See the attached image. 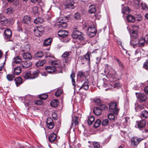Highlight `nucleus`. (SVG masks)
I'll list each match as a JSON object with an SVG mask.
<instances>
[{"label":"nucleus","instance_id":"f257e3e1","mask_svg":"<svg viewBox=\"0 0 148 148\" xmlns=\"http://www.w3.org/2000/svg\"><path fill=\"white\" fill-rule=\"evenodd\" d=\"M72 37L74 39H78L80 44L84 45L86 43V41L84 38L83 34L82 32L77 30L73 31L72 34Z\"/></svg>","mask_w":148,"mask_h":148},{"label":"nucleus","instance_id":"f03ea898","mask_svg":"<svg viewBox=\"0 0 148 148\" xmlns=\"http://www.w3.org/2000/svg\"><path fill=\"white\" fill-rule=\"evenodd\" d=\"M71 51H65L61 56L62 58L65 59L64 62L68 64L70 62L71 60Z\"/></svg>","mask_w":148,"mask_h":148},{"label":"nucleus","instance_id":"7ed1b4c3","mask_svg":"<svg viewBox=\"0 0 148 148\" xmlns=\"http://www.w3.org/2000/svg\"><path fill=\"white\" fill-rule=\"evenodd\" d=\"M117 104L115 102L111 103L109 105V108L111 110L114 114H117L119 112V110L116 107Z\"/></svg>","mask_w":148,"mask_h":148},{"label":"nucleus","instance_id":"20e7f679","mask_svg":"<svg viewBox=\"0 0 148 148\" xmlns=\"http://www.w3.org/2000/svg\"><path fill=\"white\" fill-rule=\"evenodd\" d=\"M87 32L90 37H92L95 35L97 32L96 29L94 26L90 27L87 29Z\"/></svg>","mask_w":148,"mask_h":148},{"label":"nucleus","instance_id":"39448f33","mask_svg":"<svg viewBox=\"0 0 148 148\" xmlns=\"http://www.w3.org/2000/svg\"><path fill=\"white\" fill-rule=\"evenodd\" d=\"M64 7L65 9L71 8L73 9L74 8L75 6L74 5V3L73 1L67 0L64 3Z\"/></svg>","mask_w":148,"mask_h":148},{"label":"nucleus","instance_id":"423d86ee","mask_svg":"<svg viewBox=\"0 0 148 148\" xmlns=\"http://www.w3.org/2000/svg\"><path fill=\"white\" fill-rule=\"evenodd\" d=\"M136 95L137 99L141 101H145L147 99V96L143 93L136 92Z\"/></svg>","mask_w":148,"mask_h":148},{"label":"nucleus","instance_id":"0eeeda50","mask_svg":"<svg viewBox=\"0 0 148 148\" xmlns=\"http://www.w3.org/2000/svg\"><path fill=\"white\" fill-rule=\"evenodd\" d=\"M8 23L7 18L3 15L0 14V23L2 26H5Z\"/></svg>","mask_w":148,"mask_h":148},{"label":"nucleus","instance_id":"6e6552de","mask_svg":"<svg viewBox=\"0 0 148 148\" xmlns=\"http://www.w3.org/2000/svg\"><path fill=\"white\" fill-rule=\"evenodd\" d=\"M47 127L49 129H52L54 126V124L52 119L50 117L47 118Z\"/></svg>","mask_w":148,"mask_h":148},{"label":"nucleus","instance_id":"1a4fd4ad","mask_svg":"<svg viewBox=\"0 0 148 148\" xmlns=\"http://www.w3.org/2000/svg\"><path fill=\"white\" fill-rule=\"evenodd\" d=\"M132 34L130 35V36L135 38L136 37V35L138 33L137 31L138 30V27L137 25H133L132 26Z\"/></svg>","mask_w":148,"mask_h":148},{"label":"nucleus","instance_id":"9d476101","mask_svg":"<svg viewBox=\"0 0 148 148\" xmlns=\"http://www.w3.org/2000/svg\"><path fill=\"white\" fill-rule=\"evenodd\" d=\"M58 35L60 37L64 38L68 36V32L65 30H60L58 32Z\"/></svg>","mask_w":148,"mask_h":148},{"label":"nucleus","instance_id":"9b49d317","mask_svg":"<svg viewBox=\"0 0 148 148\" xmlns=\"http://www.w3.org/2000/svg\"><path fill=\"white\" fill-rule=\"evenodd\" d=\"M32 64V63L29 61H23L21 63L22 67L24 69L27 68Z\"/></svg>","mask_w":148,"mask_h":148},{"label":"nucleus","instance_id":"f8f14e48","mask_svg":"<svg viewBox=\"0 0 148 148\" xmlns=\"http://www.w3.org/2000/svg\"><path fill=\"white\" fill-rule=\"evenodd\" d=\"M143 140L141 138L135 137L133 138L131 141V143L132 145H136Z\"/></svg>","mask_w":148,"mask_h":148},{"label":"nucleus","instance_id":"ddd939ff","mask_svg":"<svg viewBox=\"0 0 148 148\" xmlns=\"http://www.w3.org/2000/svg\"><path fill=\"white\" fill-rule=\"evenodd\" d=\"M47 72L49 73H52L57 70V69L54 66H47L45 67Z\"/></svg>","mask_w":148,"mask_h":148},{"label":"nucleus","instance_id":"4468645a","mask_svg":"<svg viewBox=\"0 0 148 148\" xmlns=\"http://www.w3.org/2000/svg\"><path fill=\"white\" fill-rule=\"evenodd\" d=\"M30 45L29 44H26L23 45L21 48V51L23 52H26L29 50Z\"/></svg>","mask_w":148,"mask_h":148},{"label":"nucleus","instance_id":"2eb2a0df","mask_svg":"<svg viewBox=\"0 0 148 148\" xmlns=\"http://www.w3.org/2000/svg\"><path fill=\"white\" fill-rule=\"evenodd\" d=\"M4 34L5 37L7 38H10L12 36L11 31L8 29H6L5 31Z\"/></svg>","mask_w":148,"mask_h":148},{"label":"nucleus","instance_id":"dca6fc26","mask_svg":"<svg viewBox=\"0 0 148 148\" xmlns=\"http://www.w3.org/2000/svg\"><path fill=\"white\" fill-rule=\"evenodd\" d=\"M38 71H34L33 72L30 71V75H29L30 79H34L37 77L38 76Z\"/></svg>","mask_w":148,"mask_h":148},{"label":"nucleus","instance_id":"f3484780","mask_svg":"<svg viewBox=\"0 0 148 148\" xmlns=\"http://www.w3.org/2000/svg\"><path fill=\"white\" fill-rule=\"evenodd\" d=\"M24 59L30 60L32 58V56L29 52H25L22 55Z\"/></svg>","mask_w":148,"mask_h":148},{"label":"nucleus","instance_id":"a211bd4d","mask_svg":"<svg viewBox=\"0 0 148 148\" xmlns=\"http://www.w3.org/2000/svg\"><path fill=\"white\" fill-rule=\"evenodd\" d=\"M57 138L56 134L53 133L50 134L49 137V140L50 142H53Z\"/></svg>","mask_w":148,"mask_h":148},{"label":"nucleus","instance_id":"6ab92c4d","mask_svg":"<svg viewBox=\"0 0 148 148\" xmlns=\"http://www.w3.org/2000/svg\"><path fill=\"white\" fill-rule=\"evenodd\" d=\"M109 75L111 78H113L116 75V72L115 70L113 68H111L108 72Z\"/></svg>","mask_w":148,"mask_h":148},{"label":"nucleus","instance_id":"aec40b11","mask_svg":"<svg viewBox=\"0 0 148 148\" xmlns=\"http://www.w3.org/2000/svg\"><path fill=\"white\" fill-rule=\"evenodd\" d=\"M145 41L146 40L144 38H141L138 41L137 43L139 47H142L145 45Z\"/></svg>","mask_w":148,"mask_h":148},{"label":"nucleus","instance_id":"412c9836","mask_svg":"<svg viewBox=\"0 0 148 148\" xmlns=\"http://www.w3.org/2000/svg\"><path fill=\"white\" fill-rule=\"evenodd\" d=\"M88 84V82L87 80V81L85 82L82 85V86L80 87L79 90L83 88L85 90H87L89 88Z\"/></svg>","mask_w":148,"mask_h":148},{"label":"nucleus","instance_id":"4be33fe9","mask_svg":"<svg viewBox=\"0 0 148 148\" xmlns=\"http://www.w3.org/2000/svg\"><path fill=\"white\" fill-rule=\"evenodd\" d=\"M138 127L140 129L143 128L144 127L145 124V122L144 120L141 121H136Z\"/></svg>","mask_w":148,"mask_h":148},{"label":"nucleus","instance_id":"5701e85b","mask_svg":"<svg viewBox=\"0 0 148 148\" xmlns=\"http://www.w3.org/2000/svg\"><path fill=\"white\" fill-rule=\"evenodd\" d=\"M140 116L141 118L145 119L148 116V111L146 110H143L142 111Z\"/></svg>","mask_w":148,"mask_h":148},{"label":"nucleus","instance_id":"b1692460","mask_svg":"<svg viewBox=\"0 0 148 148\" xmlns=\"http://www.w3.org/2000/svg\"><path fill=\"white\" fill-rule=\"evenodd\" d=\"M71 78V79L72 84L73 85L75 90H76L75 82L74 79L75 77V73H72L70 76Z\"/></svg>","mask_w":148,"mask_h":148},{"label":"nucleus","instance_id":"393cba45","mask_svg":"<svg viewBox=\"0 0 148 148\" xmlns=\"http://www.w3.org/2000/svg\"><path fill=\"white\" fill-rule=\"evenodd\" d=\"M130 10L128 7H125L122 8V12L124 15L128 14L130 12Z\"/></svg>","mask_w":148,"mask_h":148},{"label":"nucleus","instance_id":"a878e982","mask_svg":"<svg viewBox=\"0 0 148 148\" xmlns=\"http://www.w3.org/2000/svg\"><path fill=\"white\" fill-rule=\"evenodd\" d=\"M78 117L77 116H74L73 118L71 126V127L72 128L73 125V123H74L75 125L76 126L78 124Z\"/></svg>","mask_w":148,"mask_h":148},{"label":"nucleus","instance_id":"bb28decb","mask_svg":"<svg viewBox=\"0 0 148 148\" xmlns=\"http://www.w3.org/2000/svg\"><path fill=\"white\" fill-rule=\"evenodd\" d=\"M23 21L26 24H29L31 21L30 17L27 16H25L23 17Z\"/></svg>","mask_w":148,"mask_h":148},{"label":"nucleus","instance_id":"cd10ccee","mask_svg":"<svg viewBox=\"0 0 148 148\" xmlns=\"http://www.w3.org/2000/svg\"><path fill=\"white\" fill-rule=\"evenodd\" d=\"M21 71V69L20 67H17L14 68L13 73L15 75H18Z\"/></svg>","mask_w":148,"mask_h":148},{"label":"nucleus","instance_id":"c85d7f7f","mask_svg":"<svg viewBox=\"0 0 148 148\" xmlns=\"http://www.w3.org/2000/svg\"><path fill=\"white\" fill-rule=\"evenodd\" d=\"M59 25V27L63 28H65L67 26V24L66 22H65L63 20H62L58 22Z\"/></svg>","mask_w":148,"mask_h":148},{"label":"nucleus","instance_id":"c756f323","mask_svg":"<svg viewBox=\"0 0 148 148\" xmlns=\"http://www.w3.org/2000/svg\"><path fill=\"white\" fill-rule=\"evenodd\" d=\"M96 11L95 6L93 5H91L89 6V12L90 14H92L95 12Z\"/></svg>","mask_w":148,"mask_h":148},{"label":"nucleus","instance_id":"7c9ffc66","mask_svg":"<svg viewBox=\"0 0 148 148\" xmlns=\"http://www.w3.org/2000/svg\"><path fill=\"white\" fill-rule=\"evenodd\" d=\"M14 81L17 86H18L22 83V79L21 77H18L14 79Z\"/></svg>","mask_w":148,"mask_h":148},{"label":"nucleus","instance_id":"2f4dec72","mask_svg":"<svg viewBox=\"0 0 148 148\" xmlns=\"http://www.w3.org/2000/svg\"><path fill=\"white\" fill-rule=\"evenodd\" d=\"M127 19L129 22L131 23H134L135 21V18L130 14L127 16Z\"/></svg>","mask_w":148,"mask_h":148},{"label":"nucleus","instance_id":"473e14b6","mask_svg":"<svg viewBox=\"0 0 148 148\" xmlns=\"http://www.w3.org/2000/svg\"><path fill=\"white\" fill-rule=\"evenodd\" d=\"M93 112L94 114L97 115H100L101 112V109L97 107L94 108Z\"/></svg>","mask_w":148,"mask_h":148},{"label":"nucleus","instance_id":"72a5a7b5","mask_svg":"<svg viewBox=\"0 0 148 148\" xmlns=\"http://www.w3.org/2000/svg\"><path fill=\"white\" fill-rule=\"evenodd\" d=\"M13 62L16 64H19L22 61L21 59L19 57L17 56L14 57L13 60Z\"/></svg>","mask_w":148,"mask_h":148},{"label":"nucleus","instance_id":"f704fd0d","mask_svg":"<svg viewBox=\"0 0 148 148\" xmlns=\"http://www.w3.org/2000/svg\"><path fill=\"white\" fill-rule=\"evenodd\" d=\"M59 103V101L57 99H54L51 102L50 105L52 107H56L57 106Z\"/></svg>","mask_w":148,"mask_h":148},{"label":"nucleus","instance_id":"c9c22d12","mask_svg":"<svg viewBox=\"0 0 148 148\" xmlns=\"http://www.w3.org/2000/svg\"><path fill=\"white\" fill-rule=\"evenodd\" d=\"M14 73L12 74H8L6 76V78L8 81H12L14 78Z\"/></svg>","mask_w":148,"mask_h":148},{"label":"nucleus","instance_id":"e433bc0d","mask_svg":"<svg viewBox=\"0 0 148 148\" xmlns=\"http://www.w3.org/2000/svg\"><path fill=\"white\" fill-rule=\"evenodd\" d=\"M95 117L93 116H91L88 117L87 122L88 123L89 125H91L92 123L95 120Z\"/></svg>","mask_w":148,"mask_h":148},{"label":"nucleus","instance_id":"4c0bfd02","mask_svg":"<svg viewBox=\"0 0 148 148\" xmlns=\"http://www.w3.org/2000/svg\"><path fill=\"white\" fill-rule=\"evenodd\" d=\"M52 39L51 38H49L45 39L43 45L44 46H47L50 45Z\"/></svg>","mask_w":148,"mask_h":148},{"label":"nucleus","instance_id":"58836bf2","mask_svg":"<svg viewBox=\"0 0 148 148\" xmlns=\"http://www.w3.org/2000/svg\"><path fill=\"white\" fill-rule=\"evenodd\" d=\"M46 62V60H40L38 62L35 63V65L37 66H39L43 65Z\"/></svg>","mask_w":148,"mask_h":148},{"label":"nucleus","instance_id":"ea45409f","mask_svg":"<svg viewBox=\"0 0 148 148\" xmlns=\"http://www.w3.org/2000/svg\"><path fill=\"white\" fill-rule=\"evenodd\" d=\"M90 53L88 52L84 56L85 58L88 61V64H90Z\"/></svg>","mask_w":148,"mask_h":148},{"label":"nucleus","instance_id":"a19ab883","mask_svg":"<svg viewBox=\"0 0 148 148\" xmlns=\"http://www.w3.org/2000/svg\"><path fill=\"white\" fill-rule=\"evenodd\" d=\"M30 75V71H28L25 73L23 75L24 78L25 79H30L29 75Z\"/></svg>","mask_w":148,"mask_h":148},{"label":"nucleus","instance_id":"79ce46f5","mask_svg":"<svg viewBox=\"0 0 148 148\" xmlns=\"http://www.w3.org/2000/svg\"><path fill=\"white\" fill-rule=\"evenodd\" d=\"M101 123V121L99 119L96 120L94 124V126L95 128H97L98 127Z\"/></svg>","mask_w":148,"mask_h":148},{"label":"nucleus","instance_id":"37998d69","mask_svg":"<svg viewBox=\"0 0 148 148\" xmlns=\"http://www.w3.org/2000/svg\"><path fill=\"white\" fill-rule=\"evenodd\" d=\"M134 6L136 9H139L140 6L139 0H135L134 1Z\"/></svg>","mask_w":148,"mask_h":148},{"label":"nucleus","instance_id":"c03bdc74","mask_svg":"<svg viewBox=\"0 0 148 148\" xmlns=\"http://www.w3.org/2000/svg\"><path fill=\"white\" fill-rule=\"evenodd\" d=\"M43 56V55L41 51L37 52L34 55V56L36 58H41Z\"/></svg>","mask_w":148,"mask_h":148},{"label":"nucleus","instance_id":"a18cd8bd","mask_svg":"<svg viewBox=\"0 0 148 148\" xmlns=\"http://www.w3.org/2000/svg\"><path fill=\"white\" fill-rule=\"evenodd\" d=\"M59 62L57 61H53L51 62V64L54 67H55L57 69L58 67H60L59 64Z\"/></svg>","mask_w":148,"mask_h":148},{"label":"nucleus","instance_id":"49530a36","mask_svg":"<svg viewBox=\"0 0 148 148\" xmlns=\"http://www.w3.org/2000/svg\"><path fill=\"white\" fill-rule=\"evenodd\" d=\"M43 21L42 19L40 18H36L34 20V23L36 24H38L39 23H42Z\"/></svg>","mask_w":148,"mask_h":148},{"label":"nucleus","instance_id":"de8ad7c7","mask_svg":"<svg viewBox=\"0 0 148 148\" xmlns=\"http://www.w3.org/2000/svg\"><path fill=\"white\" fill-rule=\"evenodd\" d=\"M39 98L42 100L46 99L48 97V95L46 94H42L39 96Z\"/></svg>","mask_w":148,"mask_h":148},{"label":"nucleus","instance_id":"09e8293b","mask_svg":"<svg viewBox=\"0 0 148 148\" xmlns=\"http://www.w3.org/2000/svg\"><path fill=\"white\" fill-rule=\"evenodd\" d=\"M140 6H141L142 9L144 10H147L148 9V7L147 4L145 3H140Z\"/></svg>","mask_w":148,"mask_h":148},{"label":"nucleus","instance_id":"8fccbe9b","mask_svg":"<svg viewBox=\"0 0 148 148\" xmlns=\"http://www.w3.org/2000/svg\"><path fill=\"white\" fill-rule=\"evenodd\" d=\"M93 145L94 148H100V145L99 143L97 142H93Z\"/></svg>","mask_w":148,"mask_h":148},{"label":"nucleus","instance_id":"3c124183","mask_svg":"<svg viewBox=\"0 0 148 148\" xmlns=\"http://www.w3.org/2000/svg\"><path fill=\"white\" fill-rule=\"evenodd\" d=\"M38 8L37 7H34L33 8V12L34 14H38Z\"/></svg>","mask_w":148,"mask_h":148},{"label":"nucleus","instance_id":"603ef678","mask_svg":"<svg viewBox=\"0 0 148 148\" xmlns=\"http://www.w3.org/2000/svg\"><path fill=\"white\" fill-rule=\"evenodd\" d=\"M62 90H61L58 89L55 93V95L57 97L60 96L62 94Z\"/></svg>","mask_w":148,"mask_h":148},{"label":"nucleus","instance_id":"864d4df0","mask_svg":"<svg viewBox=\"0 0 148 148\" xmlns=\"http://www.w3.org/2000/svg\"><path fill=\"white\" fill-rule=\"evenodd\" d=\"M33 103V101L30 100H27L25 101V104L28 106H30Z\"/></svg>","mask_w":148,"mask_h":148},{"label":"nucleus","instance_id":"5fc2aeb1","mask_svg":"<svg viewBox=\"0 0 148 148\" xmlns=\"http://www.w3.org/2000/svg\"><path fill=\"white\" fill-rule=\"evenodd\" d=\"M37 30V32L38 31L42 34V32L44 30V28L41 27H38L36 29Z\"/></svg>","mask_w":148,"mask_h":148},{"label":"nucleus","instance_id":"6e6d98bb","mask_svg":"<svg viewBox=\"0 0 148 148\" xmlns=\"http://www.w3.org/2000/svg\"><path fill=\"white\" fill-rule=\"evenodd\" d=\"M109 123V121L108 119L103 120L102 123V125L106 126L108 125Z\"/></svg>","mask_w":148,"mask_h":148},{"label":"nucleus","instance_id":"4d7b16f0","mask_svg":"<svg viewBox=\"0 0 148 148\" xmlns=\"http://www.w3.org/2000/svg\"><path fill=\"white\" fill-rule=\"evenodd\" d=\"M13 11L14 10L12 8H9L7 9V13L8 14H11Z\"/></svg>","mask_w":148,"mask_h":148},{"label":"nucleus","instance_id":"13d9d810","mask_svg":"<svg viewBox=\"0 0 148 148\" xmlns=\"http://www.w3.org/2000/svg\"><path fill=\"white\" fill-rule=\"evenodd\" d=\"M108 117L110 120H113L115 118V116L113 114L110 113L108 115Z\"/></svg>","mask_w":148,"mask_h":148},{"label":"nucleus","instance_id":"bf43d9fd","mask_svg":"<svg viewBox=\"0 0 148 148\" xmlns=\"http://www.w3.org/2000/svg\"><path fill=\"white\" fill-rule=\"evenodd\" d=\"M34 34L36 36H39L42 35L38 31L37 32V30L36 29H34Z\"/></svg>","mask_w":148,"mask_h":148},{"label":"nucleus","instance_id":"052dcab7","mask_svg":"<svg viewBox=\"0 0 148 148\" xmlns=\"http://www.w3.org/2000/svg\"><path fill=\"white\" fill-rule=\"evenodd\" d=\"M121 86V84L119 83H116L114 84V87L118 88Z\"/></svg>","mask_w":148,"mask_h":148},{"label":"nucleus","instance_id":"680f3d73","mask_svg":"<svg viewBox=\"0 0 148 148\" xmlns=\"http://www.w3.org/2000/svg\"><path fill=\"white\" fill-rule=\"evenodd\" d=\"M143 67L145 69H148V61H146L144 63Z\"/></svg>","mask_w":148,"mask_h":148},{"label":"nucleus","instance_id":"e2e57ef3","mask_svg":"<svg viewBox=\"0 0 148 148\" xmlns=\"http://www.w3.org/2000/svg\"><path fill=\"white\" fill-rule=\"evenodd\" d=\"M35 104L38 105H41L43 103L42 101L39 100H38L34 101Z\"/></svg>","mask_w":148,"mask_h":148},{"label":"nucleus","instance_id":"0e129e2a","mask_svg":"<svg viewBox=\"0 0 148 148\" xmlns=\"http://www.w3.org/2000/svg\"><path fill=\"white\" fill-rule=\"evenodd\" d=\"M84 74L85 73L84 72H82V71H80L79 72L78 74V76L80 77H82V76H84Z\"/></svg>","mask_w":148,"mask_h":148},{"label":"nucleus","instance_id":"69168bd1","mask_svg":"<svg viewBox=\"0 0 148 148\" xmlns=\"http://www.w3.org/2000/svg\"><path fill=\"white\" fill-rule=\"evenodd\" d=\"M100 108L101 110H106L108 109V107L105 105H101L100 106Z\"/></svg>","mask_w":148,"mask_h":148},{"label":"nucleus","instance_id":"338daca9","mask_svg":"<svg viewBox=\"0 0 148 148\" xmlns=\"http://www.w3.org/2000/svg\"><path fill=\"white\" fill-rule=\"evenodd\" d=\"M75 17L77 19H79L80 18V16L79 14L78 13H77L75 14Z\"/></svg>","mask_w":148,"mask_h":148},{"label":"nucleus","instance_id":"774afa93","mask_svg":"<svg viewBox=\"0 0 148 148\" xmlns=\"http://www.w3.org/2000/svg\"><path fill=\"white\" fill-rule=\"evenodd\" d=\"M144 91L146 94L148 95V86H146L144 88Z\"/></svg>","mask_w":148,"mask_h":148}]
</instances>
